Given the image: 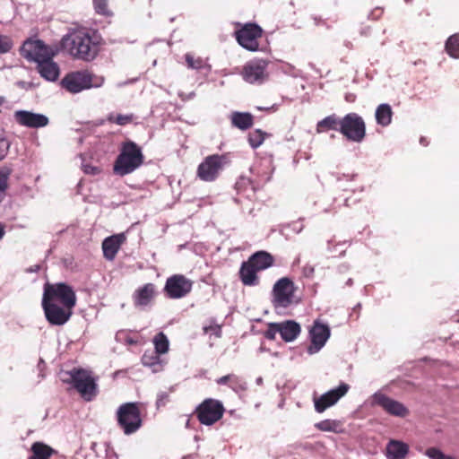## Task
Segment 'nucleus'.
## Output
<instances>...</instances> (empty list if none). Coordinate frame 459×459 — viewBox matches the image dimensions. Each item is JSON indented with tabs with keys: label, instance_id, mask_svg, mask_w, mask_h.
I'll return each instance as SVG.
<instances>
[{
	"label": "nucleus",
	"instance_id": "nucleus-1",
	"mask_svg": "<svg viewBox=\"0 0 459 459\" xmlns=\"http://www.w3.org/2000/svg\"><path fill=\"white\" fill-rule=\"evenodd\" d=\"M59 48L74 59L85 62L94 60L100 52L99 42L89 32L83 30H75L64 36Z\"/></svg>",
	"mask_w": 459,
	"mask_h": 459
},
{
	"label": "nucleus",
	"instance_id": "nucleus-2",
	"mask_svg": "<svg viewBox=\"0 0 459 459\" xmlns=\"http://www.w3.org/2000/svg\"><path fill=\"white\" fill-rule=\"evenodd\" d=\"M63 383L71 385L85 401H92L99 393L97 379L92 373L82 368H74L60 374Z\"/></svg>",
	"mask_w": 459,
	"mask_h": 459
},
{
	"label": "nucleus",
	"instance_id": "nucleus-3",
	"mask_svg": "<svg viewBox=\"0 0 459 459\" xmlns=\"http://www.w3.org/2000/svg\"><path fill=\"white\" fill-rule=\"evenodd\" d=\"M143 404L139 402L124 403L116 411V420L118 428L126 436L136 433L143 424Z\"/></svg>",
	"mask_w": 459,
	"mask_h": 459
},
{
	"label": "nucleus",
	"instance_id": "nucleus-4",
	"mask_svg": "<svg viewBox=\"0 0 459 459\" xmlns=\"http://www.w3.org/2000/svg\"><path fill=\"white\" fill-rule=\"evenodd\" d=\"M144 161L141 148L134 142L127 141L122 145L117 157L113 170L117 175L126 176L137 169Z\"/></svg>",
	"mask_w": 459,
	"mask_h": 459
},
{
	"label": "nucleus",
	"instance_id": "nucleus-5",
	"mask_svg": "<svg viewBox=\"0 0 459 459\" xmlns=\"http://www.w3.org/2000/svg\"><path fill=\"white\" fill-rule=\"evenodd\" d=\"M60 51L59 46H49L38 39H28L21 48V55L28 61H33L37 64L55 57Z\"/></svg>",
	"mask_w": 459,
	"mask_h": 459
},
{
	"label": "nucleus",
	"instance_id": "nucleus-6",
	"mask_svg": "<svg viewBox=\"0 0 459 459\" xmlns=\"http://www.w3.org/2000/svg\"><path fill=\"white\" fill-rule=\"evenodd\" d=\"M102 79H98L89 70H80L67 74L61 81L62 87L71 93H78L91 87H100Z\"/></svg>",
	"mask_w": 459,
	"mask_h": 459
},
{
	"label": "nucleus",
	"instance_id": "nucleus-7",
	"mask_svg": "<svg viewBox=\"0 0 459 459\" xmlns=\"http://www.w3.org/2000/svg\"><path fill=\"white\" fill-rule=\"evenodd\" d=\"M234 32L237 42L248 51L259 49V39L263 37L264 30L255 22L236 23Z\"/></svg>",
	"mask_w": 459,
	"mask_h": 459
},
{
	"label": "nucleus",
	"instance_id": "nucleus-8",
	"mask_svg": "<svg viewBox=\"0 0 459 459\" xmlns=\"http://www.w3.org/2000/svg\"><path fill=\"white\" fill-rule=\"evenodd\" d=\"M76 295L73 288L65 282L46 283L42 301L66 305V307H75Z\"/></svg>",
	"mask_w": 459,
	"mask_h": 459
},
{
	"label": "nucleus",
	"instance_id": "nucleus-9",
	"mask_svg": "<svg viewBox=\"0 0 459 459\" xmlns=\"http://www.w3.org/2000/svg\"><path fill=\"white\" fill-rule=\"evenodd\" d=\"M340 133L347 140L360 143L366 135V125L363 118L357 113L351 112L341 119Z\"/></svg>",
	"mask_w": 459,
	"mask_h": 459
},
{
	"label": "nucleus",
	"instance_id": "nucleus-10",
	"mask_svg": "<svg viewBox=\"0 0 459 459\" xmlns=\"http://www.w3.org/2000/svg\"><path fill=\"white\" fill-rule=\"evenodd\" d=\"M224 411L225 408L221 401L207 398L196 407L195 414L201 424L211 426L222 418Z\"/></svg>",
	"mask_w": 459,
	"mask_h": 459
},
{
	"label": "nucleus",
	"instance_id": "nucleus-11",
	"mask_svg": "<svg viewBox=\"0 0 459 459\" xmlns=\"http://www.w3.org/2000/svg\"><path fill=\"white\" fill-rule=\"evenodd\" d=\"M297 287L289 277L279 279L273 285L272 295L274 307L286 308L293 303Z\"/></svg>",
	"mask_w": 459,
	"mask_h": 459
},
{
	"label": "nucleus",
	"instance_id": "nucleus-12",
	"mask_svg": "<svg viewBox=\"0 0 459 459\" xmlns=\"http://www.w3.org/2000/svg\"><path fill=\"white\" fill-rule=\"evenodd\" d=\"M193 288V281L183 274H173L165 282L164 293L169 299H178L187 296Z\"/></svg>",
	"mask_w": 459,
	"mask_h": 459
},
{
	"label": "nucleus",
	"instance_id": "nucleus-13",
	"mask_svg": "<svg viewBox=\"0 0 459 459\" xmlns=\"http://www.w3.org/2000/svg\"><path fill=\"white\" fill-rule=\"evenodd\" d=\"M41 305L46 319L52 325H65L72 316L73 308L74 307L46 301H42Z\"/></svg>",
	"mask_w": 459,
	"mask_h": 459
},
{
	"label": "nucleus",
	"instance_id": "nucleus-14",
	"mask_svg": "<svg viewBox=\"0 0 459 459\" xmlns=\"http://www.w3.org/2000/svg\"><path fill=\"white\" fill-rule=\"evenodd\" d=\"M350 390V385L346 383H341L338 387L332 389L324 394L314 397L315 411L318 413L324 412L326 409L333 406L343 397Z\"/></svg>",
	"mask_w": 459,
	"mask_h": 459
},
{
	"label": "nucleus",
	"instance_id": "nucleus-15",
	"mask_svg": "<svg viewBox=\"0 0 459 459\" xmlns=\"http://www.w3.org/2000/svg\"><path fill=\"white\" fill-rule=\"evenodd\" d=\"M224 157L219 154L207 156L197 168V176L204 181L215 180L223 167Z\"/></svg>",
	"mask_w": 459,
	"mask_h": 459
},
{
	"label": "nucleus",
	"instance_id": "nucleus-16",
	"mask_svg": "<svg viewBox=\"0 0 459 459\" xmlns=\"http://www.w3.org/2000/svg\"><path fill=\"white\" fill-rule=\"evenodd\" d=\"M267 65L268 63L262 59L247 63L241 74L243 79L249 83H262L268 77L266 73Z\"/></svg>",
	"mask_w": 459,
	"mask_h": 459
},
{
	"label": "nucleus",
	"instance_id": "nucleus-17",
	"mask_svg": "<svg viewBox=\"0 0 459 459\" xmlns=\"http://www.w3.org/2000/svg\"><path fill=\"white\" fill-rule=\"evenodd\" d=\"M373 404L383 408L393 416L404 418L409 415V410L400 402L395 401L382 393H376L372 397Z\"/></svg>",
	"mask_w": 459,
	"mask_h": 459
},
{
	"label": "nucleus",
	"instance_id": "nucleus-18",
	"mask_svg": "<svg viewBox=\"0 0 459 459\" xmlns=\"http://www.w3.org/2000/svg\"><path fill=\"white\" fill-rule=\"evenodd\" d=\"M14 120L22 126L29 128H41L48 125V117L43 114L33 113L28 110H17L13 114Z\"/></svg>",
	"mask_w": 459,
	"mask_h": 459
},
{
	"label": "nucleus",
	"instance_id": "nucleus-19",
	"mask_svg": "<svg viewBox=\"0 0 459 459\" xmlns=\"http://www.w3.org/2000/svg\"><path fill=\"white\" fill-rule=\"evenodd\" d=\"M309 335L311 344L307 348V351L309 354H313L317 352L325 344L330 336V329L326 325L316 320L309 331Z\"/></svg>",
	"mask_w": 459,
	"mask_h": 459
},
{
	"label": "nucleus",
	"instance_id": "nucleus-20",
	"mask_svg": "<svg viewBox=\"0 0 459 459\" xmlns=\"http://www.w3.org/2000/svg\"><path fill=\"white\" fill-rule=\"evenodd\" d=\"M126 237L124 233L115 234L106 238L102 242V251L104 257L108 261H113L121 246L126 242Z\"/></svg>",
	"mask_w": 459,
	"mask_h": 459
},
{
	"label": "nucleus",
	"instance_id": "nucleus-21",
	"mask_svg": "<svg viewBox=\"0 0 459 459\" xmlns=\"http://www.w3.org/2000/svg\"><path fill=\"white\" fill-rule=\"evenodd\" d=\"M157 295V288L153 283H146L138 288L133 294L134 304L136 307H146L151 304Z\"/></svg>",
	"mask_w": 459,
	"mask_h": 459
},
{
	"label": "nucleus",
	"instance_id": "nucleus-22",
	"mask_svg": "<svg viewBox=\"0 0 459 459\" xmlns=\"http://www.w3.org/2000/svg\"><path fill=\"white\" fill-rule=\"evenodd\" d=\"M53 58L54 57H51L50 59L46 58L37 64V70L40 76L50 82L57 80L60 74L59 66Z\"/></svg>",
	"mask_w": 459,
	"mask_h": 459
},
{
	"label": "nucleus",
	"instance_id": "nucleus-23",
	"mask_svg": "<svg viewBox=\"0 0 459 459\" xmlns=\"http://www.w3.org/2000/svg\"><path fill=\"white\" fill-rule=\"evenodd\" d=\"M258 271L249 263L244 261L239 268L238 275L241 282L245 286H256L259 284Z\"/></svg>",
	"mask_w": 459,
	"mask_h": 459
},
{
	"label": "nucleus",
	"instance_id": "nucleus-24",
	"mask_svg": "<svg viewBox=\"0 0 459 459\" xmlns=\"http://www.w3.org/2000/svg\"><path fill=\"white\" fill-rule=\"evenodd\" d=\"M247 260L258 272L266 270L274 264V257L270 253L263 250L255 252Z\"/></svg>",
	"mask_w": 459,
	"mask_h": 459
},
{
	"label": "nucleus",
	"instance_id": "nucleus-25",
	"mask_svg": "<svg viewBox=\"0 0 459 459\" xmlns=\"http://www.w3.org/2000/svg\"><path fill=\"white\" fill-rule=\"evenodd\" d=\"M280 335L281 339L290 342L294 341L300 333V325L293 320H286L279 323Z\"/></svg>",
	"mask_w": 459,
	"mask_h": 459
},
{
	"label": "nucleus",
	"instance_id": "nucleus-26",
	"mask_svg": "<svg viewBox=\"0 0 459 459\" xmlns=\"http://www.w3.org/2000/svg\"><path fill=\"white\" fill-rule=\"evenodd\" d=\"M235 188L239 195L252 200L255 197L259 186L247 177H240L235 184Z\"/></svg>",
	"mask_w": 459,
	"mask_h": 459
},
{
	"label": "nucleus",
	"instance_id": "nucleus-27",
	"mask_svg": "<svg viewBox=\"0 0 459 459\" xmlns=\"http://www.w3.org/2000/svg\"><path fill=\"white\" fill-rule=\"evenodd\" d=\"M230 122L234 127L245 131L253 126L254 116L248 112L235 111L230 115Z\"/></svg>",
	"mask_w": 459,
	"mask_h": 459
},
{
	"label": "nucleus",
	"instance_id": "nucleus-28",
	"mask_svg": "<svg viewBox=\"0 0 459 459\" xmlns=\"http://www.w3.org/2000/svg\"><path fill=\"white\" fill-rule=\"evenodd\" d=\"M408 452V445L402 441L390 440L386 446V455L388 459H404Z\"/></svg>",
	"mask_w": 459,
	"mask_h": 459
},
{
	"label": "nucleus",
	"instance_id": "nucleus-29",
	"mask_svg": "<svg viewBox=\"0 0 459 459\" xmlns=\"http://www.w3.org/2000/svg\"><path fill=\"white\" fill-rule=\"evenodd\" d=\"M31 455L28 459H50L56 451L50 446L36 441L30 446Z\"/></svg>",
	"mask_w": 459,
	"mask_h": 459
},
{
	"label": "nucleus",
	"instance_id": "nucleus-30",
	"mask_svg": "<svg viewBox=\"0 0 459 459\" xmlns=\"http://www.w3.org/2000/svg\"><path fill=\"white\" fill-rule=\"evenodd\" d=\"M341 125V119L335 114H333L318 121L316 130L317 134L325 133L329 130L339 131Z\"/></svg>",
	"mask_w": 459,
	"mask_h": 459
},
{
	"label": "nucleus",
	"instance_id": "nucleus-31",
	"mask_svg": "<svg viewBox=\"0 0 459 459\" xmlns=\"http://www.w3.org/2000/svg\"><path fill=\"white\" fill-rule=\"evenodd\" d=\"M377 123L382 126H387L392 122L393 110L389 104H380L375 113Z\"/></svg>",
	"mask_w": 459,
	"mask_h": 459
},
{
	"label": "nucleus",
	"instance_id": "nucleus-32",
	"mask_svg": "<svg viewBox=\"0 0 459 459\" xmlns=\"http://www.w3.org/2000/svg\"><path fill=\"white\" fill-rule=\"evenodd\" d=\"M13 173V169L9 167L0 169V204L6 196V191L9 188V178Z\"/></svg>",
	"mask_w": 459,
	"mask_h": 459
},
{
	"label": "nucleus",
	"instance_id": "nucleus-33",
	"mask_svg": "<svg viewBox=\"0 0 459 459\" xmlns=\"http://www.w3.org/2000/svg\"><path fill=\"white\" fill-rule=\"evenodd\" d=\"M154 350L159 354H165L169 351V340L164 333L160 332L154 336Z\"/></svg>",
	"mask_w": 459,
	"mask_h": 459
},
{
	"label": "nucleus",
	"instance_id": "nucleus-34",
	"mask_svg": "<svg viewBox=\"0 0 459 459\" xmlns=\"http://www.w3.org/2000/svg\"><path fill=\"white\" fill-rule=\"evenodd\" d=\"M446 50L452 57L459 58V34L448 38L446 42Z\"/></svg>",
	"mask_w": 459,
	"mask_h": 459
},
{
	"label": "nucleus",
	"instance_id": "nucleus-35",
	"mask_svg": "<svg viewBox=\"0 0 459 459\" xmlns=\"http://www.w3.org/2000/svg\"><path fill=\"white\" fill-rule=\"evenodd\" d=\"M185 60L186 65L190 69L200 70L206 66V62L200 56H196L192 53H186L185 55Z\"/></svg>",
	"mask_w": 459,
	"mask_h": 459
},
{
	"label": "nucleus",
	"instance_id": "nucleus-36",
	"mask_svg": "<svg viewBox=\"0 0 459 459\" xmlns=\"http://www.w3.org/2000/svg\"><path fill=\"white\" fill-rule=\"evenodd\" d=\"M160 355L153 350L146 351L142 357V363L146 367H156L160 364Z\"/></svg>",
	"mask_w": 459,
	"mask_h": 459
},
{
	"label": "nucleus",
	"instance_id": "nucleus-37",
	"mask_svg": "<svg viewBox=\"0 0 459 459\" xmlns=\"http://www.w3.org/2000/svg\"><path fill=\"white\" fill-rule=\"evenodd\" d=\"M266 135L267 134L261 129H255L248 134V143L252 148L256 149L264 143Z\"/></svg>",
	"mask_w": 459,
	"mask_h": 459
},
{
	"label": "nucleus",
	"instance_id": "nucleus-38",
	"mask_svg": "<svg viewBox=\"0 0 459 459\" xmlns=\"http://www.w3.org/2000/svg\"><path fill=\"white\" fill-rule=\"evenodd\" d=\"M340 423L334 420H324L317 422L315 427L321 431L336 432Z\"/></svg>",
	"mask_w": 459,
	"mask_h": 459
},
{
	"label": "nucleus",
	"instance_id": "nucleus-39",
	"mask_svg": "<svg viewBox=\"0 0 459 459\" xmlns=\"http://www.w3.org/2000/svg\"><path fill=\"white\" fill-rule=\"evenodd\" d=\"M94 9L97 13L105 15V16H111L112 12L108 8V0H95L93 3Z\"/></svg>",
	"mask_w": 459,
	"mask_h": 459
},
{
	"label": "nucleus",
	"instance_id": "nucleus-40",
	"mask_svg": "<svg viewBox=\"0 0 459 459\" xmlns=\"http://www.w3.org/2000/svg\"><path fill=\"white\" fill-rule=\"evenodd\" d=\"M10 142L5 136L4 129L0 128V160H4L10 149Z\"/></svg>",
	"mask_w": 459,
	"mask_h": 459
},
{
	"label": "nucleus",
	"instance_id": "nucleus-41",
	"mask_svg": "<svg viewBox=\"0 0 459 459\" xmlns=\"http://www.w3.org/2000/svg\"><path fill=\"white\" fill-rule=\"evenodd\" d=\"M218 385H228L230 388L235 389L238 384V377L234 374H229L216 379Z\"/></svg>",
	"mask_w": 459,
	"mask_h": 459
},
{
	"label": "nucleus",
	"instance_id": "nucleus-42",
	"mask_svg": "<svg viewBox=\"0 0 459 459\" xmlns=\"http://www.w3.org/2000/svg\"><path fill=\"white\" fill-rule=\"evenodd\" d=\"M13 47V39L7 35L0 34V54H5L10 52Z\"/></svg>",
	"mask_w": 459,
	"mask_h": 459
},
{
	"label": "nucleus",
	"instance_id": "nucleus-43",
	"mask_svg": "<svg viewBox=\"0 0 459 459\" xmlns=\"http://www.w3.org/2000/svg\"><path fill=\"white\" fill-rule=\"evenodd\" d=\"M132 116L127 115H109L108 120L111 123L117 124L119 126H125L129 124L132 121Z\"/></svg>",
	"mask_w": 459,
	"mask_h": 459
},
{
	"label": "nucleus",
	"instance_id": "nucleus-44",
	"mask_svg": "<svg viewBox=\"0 0 459 459\" xmlns=\"http://www.w3.org/2000/svg\"><path fill=\"white\" fill-rule=\"evenodd\" d=\"M277 333H280L279 323H270L264 333V337L267 340L274 341Z\"/></svg>",
	"mask_w": 459,
	"mask_h": 459
},
{
	"label": "nucleus",
	"instance_id": "nucleus-45",
	"mask_svg": "<svg viewBox=\"0 0 459 459\" xmlns=\"http://www.w3.org/2000/svg\"><path fill=\"white\" fill-rule=\"evenodd\" d=\"M426 455L431 459H453L451 456L444 455L441 450L436 447L428 448Z\"/></svg>",
	"mask_w": 459,
	"mask_h": 459
},
{
	"label": "nucleus",
	"instance_id": "nucleus-46",
	"mask_svg": "<svg viewBox=\"0 0 459 459\" xmlns=\"http://www.w3.org/2000/svg\"><path fill=\"white\" fill-rule=\"evenodd\" d=\"M203 330L205 334L212 333L218 338L221 336V326L220 325L212 324L210 325L204 326Z\"/></svg>",
	"mask_w": 459,
	"mask_h": 459
},
{
	"label": "nucleus",
	"instance_id": "nucleus-47",
	"mask_svg": "<svg viewBox=\"0 0 459 459\" xmlns=\"http://www.w3.org/2000/svg\"><path fill=\"white\" fill-rule=\"evenodd\" d=\"M169 402V394L167 392H161L158 394L156 406L157 408L164 407Z\"/></svg>",
	"mask_w": 459,
	"mask_h": 459
},
{
	"label": "nucleus",
	"instance_id": "nucleus-48",
	"mask_svg": "<svg viewBox=\"0 0 459 459\" xmlns=\"http://www.w3.org/2000/svg\"><path fill=\"white\" fill-rule=\"evenodd\" d=\"M84 172L88 174L97 175L100 172V169L98 167L85 166Z\"/></svg>",
	"mask_w": 459,
	"mask_h": 459
},
{
	"label": "nucleus",
	"instance_id": "nucleus-49",
	"mask_svg": "<svg viewBox=\"0 0 459 459\" xmlns=\"http://www.w3.org/2000/svg\"><path fill=\"white\" fill-rule=\"evenodd\" d=\"M5 234V225L0 221V240L4 238Z\"/></svg>",
	"mask_w": 459,
	"mask_h": 459
},
{
	"label": "nucleus",
	"instance_id": "nucleus-50",
	"mask_svg": "<svg viewBox=\"0 0 459 459\" xmlns=\"http://www.w3.org/2000/svg\"><path fill=\"white\" fill-rule=\"evenodd\" d=\"M346 100L347 101H353L354 100V98H351V97H346Z\"/></svg>",
	"mask_w": 459,
	"mask_h": 459
},
{
	"label": "nucleus",
	"instance_id": "nucleus-51",
	"mask_svg": "<svg viewBox=\"0 0 459 459\" xmlns=\"http://www.w3.org/2000/svg\"><path fill=\"white\" fill-rule=\"evenodd\" d=\"M346 100L347 101H353L354 100V98H351V97H346Z\"/></svg>",
	"mask_w": 459,
	"mask_h": 459
}]
</instances>
